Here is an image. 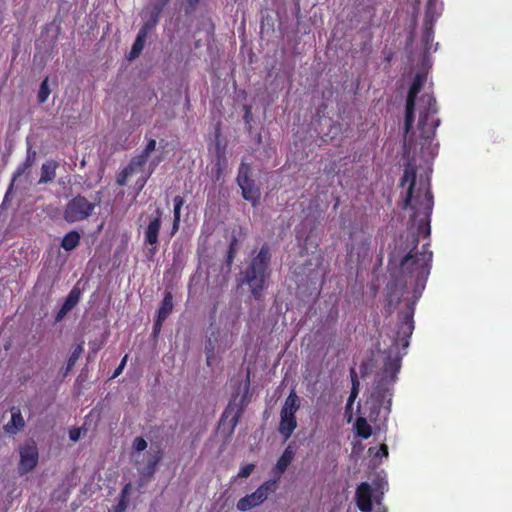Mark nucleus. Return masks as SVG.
<instances>
[{
	"instance_id": "obj_1",
	"label": "nucleus",
	"mask_w": 512,
	"mask_h": 512,
	"mask_svg": "<svg viewBox=\"0 0 512 512\" xmlns=\"http://www.w3.org/2000/svg\"><path fill=\"white\" fill-rule=\"evenodd\" d=\"M418 237L412 235V249L401 258L399 263V275L397 282L400 285H411L412 299L408 300L406 308L400 313L397 331L392 340L391 351L397 353L393 357L389 355L382 368L379 377H387L391 385L395 384L397 374L400 371L402 355L400 349L405 351L409 346V340L413 334V316L415 315V303L421 297L426 287V282L431 272L433 252L428 250V245H423L422 250H417Z\"/></svg>"
},
{
	"instance_id": "obj_2",
	"label": "nucleus",
	"mask_w": 512,
	"mask_h": 512,
	"mask_svg": "<svg viewBox=\"0 0 512 512\" xmlns=\"http://www.w3.org/2000/svg\"><path fill=\"white\" fill-rule=\"evenodd\" d=\"M409 183L404 203L402 208H411L412 218L415 221L419 218L417 231L424 236H429L431 233L430 217L434 206V196L429 187V184L424 187H419L416 194H413L416 183V169L412 164H407L404 168L403 175L401 177L400 185L405 186Z\"/></svg>"
},
{
	"instance_id": "obj_3",
	"label": "nucleus",
	"mask_w": 512,
	"mask_h": 512,
	"mask_svg": "<svg viewBox=\"0 0 512 512\" xmlns=\"http://www.w3.org/2000/svg\"><path fill=\"white\" fill-rule=\"evenodd\" d=\"M240 275L241 281L247 284L253 298L257 301L260 300L271 277V248L268 244L261 246Z\"/></svg>"
},
{
	"instance_id": "obj_4",
	"label": "nucleus",
	"mask_w": 512,
	"mask_h": 512,
	"mask_svg": "<svg viewBox=\"0 0 512 512\" xmlns=\"http://www.w3.org/2000/svg\"><path fill=\"white\" fill-rule=\"evenodd\" d=\"M392 397L393 385H391V381H388L387 377H379L366 402L369 408L368 418L374 422L381 418L387 419L391 413Z\"/></svg>"
},
{
	"instance_id": "obj_5",
	"label": "nucleus",
	"mask_w": 512,
	"mask_h": 512,
	"mask_svg": "<svg viewBox=\"0 0 512 512\" xmlns=\"http://www.w3.org/2000/svg\"><path fill=\"white\" fill-rule=\"evenodd\" d=\"M438 109L436 100L431 94H424L420 98L419 119L417 128L420 137L426 141H431L435 138L436 128L440 124V120L435 118Z\"/></svg>"
},
{
	"instance_id": "obj_6",
	"label": "nucleus",
	"mask_w": 512,
	"mask_h": 512,
	"mask_svg": "<svg viewBox=\"0 0 512 512\" xmlns=\"http://www.w3.org/2000/svg\"><path fill=\"white\" fill-rule=\"evenodd\" d=\"M278 488L274 480L263 482L255 491L243 496L236 503L239 511H248L263 504Z\"/></svg>"
},
{
	"instance_id": "obj_7",
	"label": "nucleus",
	"mask_w": 512,
	"mask_h": 512,
	"mask_svg": "<svg viewBox=\"0 0 512 512\" xmlns=\"http://www.w3.org/2000/svg\"><path fill=\"white\" fill-rule=\"evenodd\" d=\"M238 186L242 190L243 198L250 202L253 207L257 206L260 201L261 192L251 179V165L242 162L238 169L236 177Z\"/></svg>"
},
{
	"instance_id": "obj_8",
	"label": "nucleus",
	"mask_w": 512,
	"mask_h": 512,
	"mask_svg": "<svg viewBox=\"0 0 512 512\" xmlns=\"http://www.w3.org/2000/svg\"><path fill=\"white\" fill-rule=\"evenodd\" d=\"M96 203H92L85 196L78 194L71 198L64 210V218L68 223L84 221L93 212Z\"/></svg>"
},
{
	"instance_id": "obj_9",
	"label": "nucleus",
	"mask_w": 512,
	"mask_h": 512,
	"mask_svg": "<svg viewBox=\"0 0 512 512\" xmlns=\"http://www.w3.org/2000/svg\"><path fill=\"white\" fill-rule=\"evenodd\" d=\"M425 82V77L417 74L412 80L408 90L405 106V120L403 125L404 134L407 135L413 129L415 122V100Z\"/></svg>"
},
{
	"instance_id": "obj_10",
	"label": "nucleus",
	"mask_w": 512,
	"mask_h": 512,
	"mask_svg": "<svg viewBox=\"0 0 512 512\" xmlns=\"http://www.w3.org/2000/svg\"><path fill=\"white\" fill-rule=\"evenodd\" d=\"M20 461L18 464V472L23 475L33 470L39 461V451L33 440L27 441L19 448Z\"/></svg>"
},
{
	"instance_id": "obj_11",
	"label": "nucleus",
	"mask_w": 512,
	"mask_h": 512,
	"mask_svg": "<svg viewBox=\"0 0 512 512\" xmlns=\"http://www.w3.org/2000/svg\"><path fill=\"white\" fill-rule=\"evenodd\" d=\"M295 453H296L295 444L294 443L288 444V446L282 452V455L277 460L276 464L273 466L272 480H274L276 482V485H278V482H279L280 478L282 477V474L287 470V468L293 462Z\"/></svg>"
},
{
	"instance_id": "obj_12",
	"label": "nucleus",
	"mask_w": 512,
	"mask_h": 512,
	"mask_svg": "<svg viewBox=\"0 0 512 512\" xmlns=\"http://www.w3.org/2000/svg\"><path fill=\"white\" fill-rule=\"evenodd\" d=\"M373 489L367 482L359 484L355 491V503L361 512L373 511Z\"/></svg>"
},
{
	"instance_id": "obj_13",
	"label": "nucleus",
	"mask_w": 512,
	"mask_h": 512,
	"mask_svg": "<svg viewBox=\"0 0 512 512\" xmlns=\"http://www.w3.org/2000/svg\"><path fill=\"white\" fill-rule=\"evenodd\" d=\"M156 215L150 219V223L145 229V243L150 245V253L153 255L157 250L158 237L161 229V216L162 211L158 208L155 211Z\"/></svg>"
},
{
	"instance_id": "obj_14",
	"label": "nucleus",
	"mask_w": 512,
	"mask_h": 512,
	"mask_svg": "<svg viewBox=\"0 0 512 512\" xmlns=\"http://www.w3.org/2000/svg\"><path fill=\"white\" fill-rule=\"evenodd\" d=\"M157 16H158V12L152 17V19L149 20V22H147L143 26V28L137 34V37H136L135 41L133 42L131 49H130V55H129L130 60L137 58L143 51L144 44H145L147 34H148V30L151 29V27L156 24Z\"/></svg>"
},
{
	"instance_id": "obj_15",
	"label": "nucleus",
	"mask_w": 512,
	"mask_h": 512,
	"mask_svg": "<svg viewBox=\"0 0 512 512\" xmlns=\"http://www.w3.org/2000/svg\"><path fill=\"white\" fill-rule=\"evenodd\" d=\"M81 297V290L78 286H74L68 296L66 297L64 303L60 310L56 313L54 320L55 322L62 321L68 312H71L73 308L77 305Z\"/></svg>"
},
{
	"instance_id": "obj_16",
	"label": "nucleus",
	"mask_w": 512,
	"mask_h": 512,
	"mask_svg": "<svg viewBox=\"0 0 512 512\" xmlns=\"http://www.w3.org/2000/svg\"><path fill=\"white\" fill-rule=\"evenodd\" d=\"M81 297V290L78 286H74L68 296L66 297L64 303L60 310L56 313L54 320L55 322L62 321L68 312H71L73 308L77 305Z\"/></svg>"
},
{
	"instance_id": "obj_17",
	"label": "nucleus",
	"mask_w": 512,
	"mask_h": 512,
	"mask_svg": "<svg viewBox=\"0 0 512 512\" xmlns=\"http://www.w3.org/2000/svg\"><path fill=\"white\" fill-rule=\"evenodd\" d=\"M297 427L296 417L286 412H280V422L278 431L284 440L287 441L293 435L294 429Z\"/></svg>"
},
{
	"instance_id": "obj_18",
	"label": "nucleus",
	"mask_w": 512,
	"mask_h": 512,
	"mask_svg": "<svg viewBox=\"0 0 512 512\" xmlns=\"http://www.w3.org/2000/svg\"><path fill=\"white\" fill-rule=\"evenodd\" d=\"M243 414V406L242 404L239 406H236L233 404V402H230L226 409L224 410V413L222 415L221 420L227 419L230 417V427H232V430L236 427L238 424L241 416Z\"/></svg>"
},
{
	"instance_id": "obj_19",
	"label": "nucleus",
	"mask_w": 512,
	"mask_h": 512,
	"mask_svg": "<svg viewBox=\"0 0 512 512\" xmlns=\"http://www.w3.org/2000/svg\"><path fill=\"white\" fill-rule=\"evenodd\" d=\"M185 204L184 197L181 195H176L173 197V221L171 234H175L179 230L180 221H181V209Z\"/></svg>"
},
{
	"instance_id": "obj_20",
	"label": "nucleus",
	"mask_w": 512,
	"mask_h": 512,
	"mask_svg": "<svg viewBox=\"0 0 512 512\" xmlns=\"http://www.w3.org/2000/svg\"><path fill=\"white\" fill-rule=\"evenodd\" d=\"M24 426L25 421L21 414V410L16 407L11 408V418L10 421L5 426L6 431H8L9 433H15L18 430L22 429Z\"/></svg>"
},
{
	"instance_id": "obj_21",
	"label": "nucleus",
	"mask_w": 512,
	"mask_h": 512,
	"mask_svg": "<svg viewBox=\"0 0 512 512\" xmlns=\"http://www.w3.org/2000/svg\"><path fill=\"white\" fill-rule=\"evenodd\" d=\"M36 159V151L31 148V146L28 147L27 151V157L26 160L17 167L16 171L14 172L12 176V182L10 184V187L8 190H10L13 186V182L17 177H20L22 174H24L35 162Z\"/></svg>"
},
{
	"instance_id": "obj_22",
	"label": "nucleus",
	"mask_w": 512,
	"mask_h": 512,
	"mask_svg": "<svg viewBox=\"0 0 512 512\" xmlns=\"http://www.w3.org/2000/svg\"><path fill=\"white\" fill-rule=\"evenodd\" d=\"M58 166H59V163L54 160H50V161H47L46 163H44L41 168V176L39 179V184H46V183L53 181L54 177L56 175V169L58 168Z\"/></svg>"
},
{
	"instance_id": "obj_23",
	"label": "nucleus",
	"mask_w": 512,
	"mask_h": 512,
	"mask_svg": "<svg viewBox=\"0 0 512 512\" xmlns=\"http://www.w3.org/2000/svg\"><path fill=\"white\" fill-rule=\"evenodd\" d=\"M173 309V295L171 291H166L161 301L160 307L157 311V316L160 319H167Z\"/></svg>"
},
{
	"instance_id": "obj_24",
	"label": "nucleus",
	"mask_w": 512,
	"mask_h": 512,
	"mask_svg": "<svg viewBox=\"0 0 512 512\" xmlns=\"http://www.w3.org/2000/svg\"><path fill=\"white\" fill-rule=\"evenodd\" d=\"M300 407L299 397L296 395L295 391L292 390L289 396L286 398L284 405L282 406L281 411H286L287 414L295 416V413Z\"/></svg>"
},
{
	"instance_id": "obj_25",
	"label": "nucleus",
	"mask_w": 512,
	"mask_h": 512,
	"mask_svg": "<svg viewBox=\"0 0 512 512\" xmlns=\"http://www.w3.org/2000/svg\"><path fill=\"white\" fill-rule=\"evenodd\" d=\"M80 234L77 231H70L62 239L61 246L66 251L75 249L80 243Z\"/></svg>"
},
{
	"instance_id": "obj_26",
	"label": "nucleus",
	"mask_w": 512,
	"mask_h": 512,
	"mask_svg": "<svg viewBox=\"0 0 512 512\" xmlns=\"http://www.w3.org/2000/svg\"><path fill=\"white\" fill-rule=\"evenodd\" d=\"M355 428L357 435L363 439H368L372 436V427L365 418H357Z\"/></svg>"
},
{
	"instance_id": "obj_27",
	"label": "nucleus",
	"mask_w": 512,
	"mask_h": 512,
	"mask_svg": "<svg viewBox=\"0 0 512 512\" xmlns=\"http://www.w3.org/2000/svg\"><path fill=\"white\" fill-rule=\"evenodd\" d=\"M163 458V452L160 448H158L153 454H150L148 462L145 467V471L147 474L152 475L156 469L158 464Z\"/></svg>"
},
{
	"instance_id": "obj_28",
	"label": "nucleus",
	"mask_w": 512,
	"mask_h": 512,
	"mask_svg": "<svg viewBox=\"0 0 512 512\" xmlns=\"http://www.w3.org/2000/svg\"><path fill=\"white\" fill-rule=\"evenodd\" d=\"M147 159H145L144 156H142L141 153L137 154L136 156H133L130 163L126 166L129 171L134 174L136 172H139L143 169L145 164L147 163Z\"/></svg>"
},
{
	"instance_id": "obj_29",
	"label": "nucleus",
	"mask_w": 512,
	"mask_h": 512,
	"mask_svg": "<svg viewBox=\"0 0 512 512\" xmlns=\"http://www.w3.org/2000/svg\"><path fill=\"white\" fill-rule=\"evenodd\" d=\"M50 93H51V89L49 88V78L46 77L40 84V87L38 90V96H37L38 102L40 104L45 103L48 100Z\"/></svg>"
},
{
	"instance_id": "obj_30",
	"label": "nucleus",
	"mask_w": 512,
	"mask_h": 512,
	"mask_svg": "<svg viewBox=\"0 0 512 512\" xmlns=\"http://www.w3.org/2000/svg\"><path fill=\"white\" fill-rule=\"evenodd\" d=\"M237 250H238V239L236 238V236L233 235L230 238V245H229L228 251H227V259H226L227 265H229V266L232 265L235 255L237 253Z\"/></svg>"
},
{
	"instance_id": "obj_31",
	"label": "nucleus",
	"mask_w": 512,
	"mask_h": 512,
	"mask_svg": "<svg viewBox=\"0 0 512 512\" xmlns=\"http://www.w3.org/2000/svg\"><path fill=\"white\" fill-rule=\"evenodd\" d=\"M433 39H434L433 23L432 22L428 23V21H426L424 31L422 34V42L424 43V45L426 47H428L431 44V42L433 41Z\"/></svg>"
},
{
	"instance_id": "obj_32",
	"label": "nucleus",
	"mask_w": 512,
	"mask_h": 512,
	"mask_svg": "<svg viewBox=\"0 0 512 512\" xmlns=\"http://www.w3.org/2000/svg\"><path fill=\"white\" fill-rule=\"evenodd\" d=\"M351 378H352V390H351V394L348 399L349 405L353 404L355 398L358 395L359 380L357 378L355 368H351Z\"/></svg>"
},
{
	"instance_id": "obj_33",
	"label": "nucleus",
	"mask_w": 512,
	"mask_h": 512,
	"mask_svg": "<svg viewBox=\"0 0 512 512\" xmlns=\"http://www.w3.org/2000/svg\"><path fill=\"white\" fill-rule=\"evenodd\" d=\"M83 353V345L78 344L74 347L73 351L71 352L70 356L68 357V363H67V369H71L77 362V360L80 358L81 354Z\"/></svg>"
},
{
	"instance_id": "obj_34",
	"label": "nucleus",
	"mask_w": 512,
	"mask_h": 512,
	"mask_svg": "<svg viewBox=\"0 0 512 512\" xmlns=\"http://www.w3.org/2000/svg\"><path fill=\"white\" fill-rule=\"evenodd\" d=\"M132 173L129 171L127 167L122 169L116 176V184L119 186H124L127 184V181Z\"/></svg>"
},
{
	"instance_id": "obj_35",
	"label": "nucleus",
	"mask_w": 512,
	"mask_h": 512,
	"mask_svg": "<svg viewBox=\"0 0 512 512\" xmlns=\"http://www.w3.org/2000/svg\"><path fill=\"white\" fill-rule=\"evenodd\" d=\"M147 446H148L147 441L142 437L135 438L132 443V448L137 452H141V451L145 450L147 448Z\"/></svg>"
},
{
	"instance_id": "obj_36",
	"label": "nucleus",
	"mask_w": 512,
	"mask_h": 512,
	"mask_svg": "<svg viewBox=\"0 0 512 512\" xmlns=\"http://www.w3.org/2000/svg\"><path fill=\"white\" fill-rule=\"evenodd\" d=\"M254 467H255L254 464H246V465L242 466L237 473V477L238 478H248L249 475H251Z\"/></svg>"
},
{
	"instance_id": "obj_37",
	"label": "nucleus",
	"mask_w": 512,
	"mask_h": 512,
	"mask_svg": "<svg viewBox=\"0 0 512 512\" xmlns=\"http://www.w3.org/2000/svg\"><path fill=\"white\" fill-rule=\"evenodd\" d=\"M156 147V141L154 139H150L145 146V148L140 152L145 159H149V156L151 155L152 151L155 150Z\"/></svg>"
},
{
	"instance_id": "obj_38",
	"label": "nucleus",
	"mask_w": 512,
	"mask_h": 512,
	"mask_svg": "<svg viewBox=\"0 0 512 512\" xmlns=\"http://www.w3.org/2000/svg\"><path fill=\"white\" fill-rule=\"evenodd\" d=\"M165 319H160L158 316L156 317L153 327H152V333L154 336L158 335L161 331V327Z\"/></svg>"
},
{
	"instance_id": "obj_39",
	"label": "nucleus",
	"mask_w": 512,
	"mask_h": 512,
	"mask_svg": "<svg viewBox=\"0 0 512 512\" xmlns=\"http://www.w3.org/2000/svg\"><path fill=\"white\" fill-rule=\"evenodd\" d=\"M127 359H128V355H125L123 357V359L121 360L120 364L115 368V371L113 372V375H112L113 378L119 376L123 372V369L127 363Z\"/></svg>"
},
{
	"instance_id": "obj_40",
	"label": "nucleus",
	"mask_w": 512,
	"mask_h": 512,
	"mask_svg": "<svg viewBox=\"0 0 512 512\" xmlns=\"http://www.w3.org/2000/svg\"><path fill=\"white\" fill-rule=\"evenodd\" d=\"M80 438V430L79 429H72L70 430V440L71 441H77Z\"/></svg>"
},
{
	"instance_id": "obj_41",
	"label": "nucleus",
	"mask_w": 512,
	"mask_h": 512,
	"mask_svg": "<svg viewBox=\"0 0 512 512\" xmlns=\"http://www.w3.org/2000/svg\"><path fill=\"white\" fill-rule=\"evenodd\" d=\"M379 451L381 452V455H384L385 457H388L389 455V450H388V446L386 444H382L380 446V449Z\"/></svg>"
},
{
	"instance_id": "obj_42",
	"label": "nucleus",
	"mask_w": 512,
	"mask_h": 512,
	"mask_svg": "<svg viewBox=\"0 0 512 512\" xmlns=\"http://www.w3.org/2000/svg\"><path fill=\"white\" fill-rule=\"evenodd\" d=\"M249 388H250V371H248V374H247L246 391H249Z\"/></svg>"
},
{
	"instance_id": "obj_43",
	"label": "nucleus",
	"mask_w": 512,
	"mask_h": 512,
	"mask_svg": "<svg viewBox=\"0 0 512 512\" xmlns=\"http://www.w3.org/2000/svg\"><path fill=\"white\" fill-rule=\"evenodd\" d=\"M250 113H251V108H247V110H246V115H245V120H246V121H248L249 116H250Z\"/></svg>"
},
{
	"instance_id": "obj_44",
	"label": "nucleus",
	"mask_w": 512,
	"mask_h": 512,
	"mask_svg": "<svg viewBox=\"0 0 512 512\" xmlns=\"http://www.w3.org/2000/svg\"><path fill=\"white\" fill-rule=\"evenodd\" d=\"M220 174H221V168L219 167L218 170H217V175H216V179L217 180L219 179Z\"/></svg>"
},
{
	"instance_id": "obj_45",
	"label": "nucleus",
	"mask_w": 512,
	"mask_h": 512,
	"mask_svg": "<svg viewBox=\"0 0 512 512\" xmlns=\"http://www.w3.org/2000/svg\"><path fill=\"white\" fill-rule=\"evenodd\" d=\"M129 487H130V485H129V484H128V485H126V486L124 487V489H123V493L127 492V490H128V488H129Z\"/></svg>"
},
{
	"instance_id": "obj_46",
	"label": "nucleus",
	"mask_w": 512,
	"mask_h": 512,
	"mask_svg": "<svg viewBox=\"0 0 512 512\" xmlns=\"http://www.w3.org/2000/svg\"><path fill=\"white\" fill-rule=\"evenodd\" d=\"M190 4H195L197 3L199 0H188Z\"/></svg>"
},
{
	"instance_id": "obj_47",
	"label": "nucleus",
	"mask_w": 512,
	"mask_h": 512,
	"mask_svg": "<svg viewBox=\"0 0 512 512\" xmlns=\"http://www.w3.org/2000/svg\"><path fill=\"white\" fill-rule=\"evenodd\" d=\"M433 1L434 0H429V9H430L431 5L433 4Z\"/></svg>"
}]
</instances>
